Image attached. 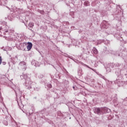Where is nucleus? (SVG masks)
I'll return each mask as SVG.
<instances>
[{
    "instance_id": "nucleus-1",
    "label": "nucleus",
    "mask_w": 127,
    "mask_h": 127,
    "mask_svg": "<svg viewBox=\"0 0 127 127\" xmlns=\"http://www.w3.org/2000/svg\"><path fill=\"white\" fill-rule=\"evenodd\" d=\"M19 69L22 70L23 71H25L26 70V63L24 62H21L19 64Z\"/></svg>"
},
{
    "instance_id": "nucleus-2",
    "label": "nucleus",
    "mask_w": 127,
    "mask_h": 127,
    "mask_svg": "<svg viewBox=\"0 0 127 127\" xmlns=\"http://www.w3.org/2000/svg\"><path fill=\"white\" fill-rule=\"evenodd\" d=\"M102 111H103V109L102 108H96L95 110V112L98 115H100V114H101Z\"/></svg>"
},
{
    "instance_id": "nucleus-3",
    "label": "nucleus",
    "mask_w": 127,
    "mask_h": 127,
    "mask_svg": "<svg viewBox=\"0 0 127 127\" xmlns=\"http://www.w3.org/2000/svg\"><path fill=\"white\" fill-rule=\"evenodd\" d=\"M28 46H27V49L28 50V51H30V50H31V48H32V43L30 42L28 43Z\"/></svg>"
},
{
    "instance_id": "nucleus-4",
    "label": "nucleus",
    "mask_w": 127,
    "mask_h": 127,
    "mask_svg": "<svg viewBox=\"0 0 127 127\" xmlns=\"http://www.w3.org/2000/svg\"><path fill=\"white\" fill-rule=\"evenodd\" d=\"M29 25L30 27H33V26H34V24L33 23H30Z\"/></svg>"
},
{
    "instance_id": "nucleus-5",
    "label": "nucleus",
    "mask_w": 127,
    "mask_h": 127,
    "mask_svg": "<svg viewBox=\"0 0 127 127\" xmlns=\"http://www.w3.org/2000/svg\"><path fill=\"white\" fill-rule=\"evenodd\" d=\"M93 52L95 54H98V51L96 49L94 50Z\"/></svg>"
},
{
    "instance_id": "nucleus-6",
    "label": "nucleus",
    "mask_w": 127,
    "mask_h": 127,
    "mask_svg": "<svg viewBox=\"0 0 127 127\" xmlns=\"http://www.w3.org/2000/svg\"><path fill=\"white\" fill-rule=\"evenodd\" d=\"M2 61V59H1V57H0V65L1 64V62Z\"/></svg>"
},
{
    "instance_id": "nucleus-7",
    "label": "nucleus",
    "mask_w": 127,
    "mask_h": 127,
    "mask_svg": "<svg viewBox=\"0 0 127 127\" xmlns=\"http://www.w3.org/2000/svg\"><path fill=\"white\" fill-rule=\"evenodd\" d=\"M48 87H49V88H52V85H51V84H49L48 85Z\"/></svg>"
},
{
    "instance_id": "nucleus-8",
    "label": "nucleus",
    "mask_w": 127,
    "mask_h": 127,
    "mask_svg": "<svg viewBox=\"0 0 127 127\" xmlns=\"http://www.w3.org/2000/svg\"><path fill=\"white\" fill-rule=\"evenodd\" d=\"M2 63L3 65H5V64H6V63H5V62H2Z\"/></svg>"
},
{
    "instance_id": "nucleus-9",
    "label": "nucleus",
    "mask_w": 127,
    "mask_h": 127,
    "mask_svg": "<svg viewBox=\"0 0 127 127\" xmlns=\"http://www.w3.org/2000/svg\"><path fill=\"white\" fill-rule=\"evenodd\" d=\"M84 4H85V5H86V6L88 5V4H87V2H85V3H84Z\"/></svg>"
},
{
    "instance_id": "nucleus-10",
    "label": "nucleus",
    "mask_w": 127,
    "mask_h": 127,
    "mask_svg": "<svg viewBox=\"0 0 127 127\" xmlns=\"http://www.w3.org/2000/svg\"><path fill=\"white\" fill-rule=\"evenodd\" d=\"M24 78H25V79H26V77H24Z\"/></svg>"
}]
</instances>
